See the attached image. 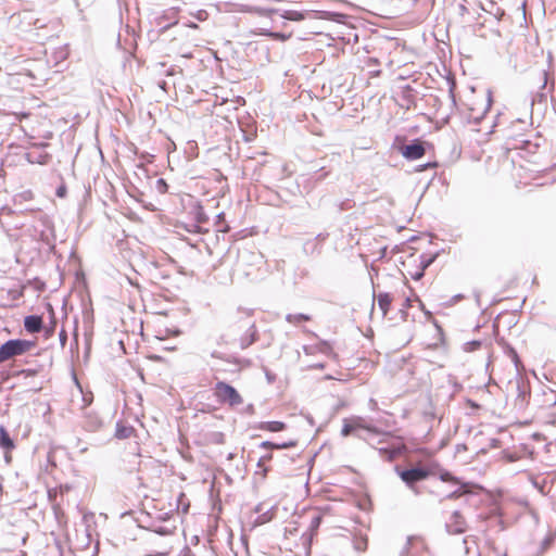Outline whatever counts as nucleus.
<instances>
[{
    "mask_svg": "<svg viewBox=\"0 0 556 556\" xmlns=\"http://www.w3.org/2000/svg\"><path fill=\"white\" fill-rule=\"evenodd\" d=\"M213 392L214 396L220 404L237 407L243 403V399L240 393L227 382H216Z\"/></svg>",
    "mask_w": 556,
    "mask_h": 556,
    "instance_id": "obj_1",
    "label": "nucleus"
},
{
    "mask_svg": "<svg viewBox=\"0 0 556 556\" xmlns=\"http://www.w3.org/2000/svg\"><path fill=\"white\" fill-rule=\"evenodd\" d=\"M35 346L33 341L13 339L0 346V363H4L12 357L20 356L30 351Z\"/></svg>",
    "mask_w": 556,
    "mask_h": 556,
    "instance_id": "obj_2",
    "label": "nucleus"
},
{
    "mask_svg": "<svg viewBox=\"0 0 556 556\" xmlns=\"http://www.w3.org/2000/svg\"><path fill=\"white\" fill-rule=\"evenodd\" d=\"M351 424L355 430V432L361 433L359 431L363 430L366 432V434H363L364 437L368 438L369 440H366L368 443L374 444V438L375 437H381L378 441V443H383L387 441V438L391 437L390 432H382L378 430L377 427L372 426L367 421L366 418L361 416H355L350 418Z\"/></svg>",
    "mask_w": 556,
    "mask_h": 556,
    "instance_id": "obj_3",
    "label": "nucleus"
},
{
    "mask_svg": "<svg viewBox=\"0 0 556 556\" xmlns=\"http://www.w3.org/2000/svg\"><path fill=\"white\" fill-rule=\"evenodd\" d=\"M400 478L403 480V482L413 490L416 494L418 493L417 489L415 488V484L417 482H420L428 478L429 471L425 468H410L406 470H400L396 469Z\"/></svg>",
    "mask_w": 556,
    "mask_h": 556,
    "instance_id": "obj_4",
    "label": "nucleus"
},
{
    "mask_svg": "<svg viewBox=\"0 0 556 556\" xmlns=\"http://www.w3.org/2000/svg\"><path fill=\"white\" fill-rule=\"evenodd\" d=\"M148 543L150 545L148 549L149 556H166L172 549L168 541L165 540L160 532L153 533Z\"/></svg>",
    "mask_w": 556,
    "mask_h": 556,
    "instance_id": "obj_5",
    "label": "nucleus"
},
{
    "mask_svg": "<svg viewBox=\"0 0 556 556\" xmlns=\"http://www.w3.org/2000/svg\"><path fill=\"white\" fill-rule=\"evenodd\" d=\"M425 549L426 545L420 536H408L401 556H421Z\"/></svg>",
    "mask_w": 556,
    "mask_h": 556,
    "instance_id": "obj_6",
    "label": "nucleus"
},
{
    "mask_svg": "<svg viewBox=\"0 0 556 556\" xmlns=\"http://www.w3.org/2000/svg\"><path fill=\"white\" fill-rule=\"evenodd\" d=\"M446 531L450 534H462L467 529L465 518L458 510H455L445 523Z\"/></svg>",
    "mask_w": 556,
    "mask_h": 556,
    "instance_id": "obj_7",
    "label": "nucleus"
},
{
    "mask_svg": "<svg viewBox=\"0 0 556 556\" xmlns=\"http://www.w3.org/2000/svg\"><path fill=\"white\" fill-rule=\"evenodd\" d=\"M402 155L409 161H415L422 157L426 153L424 143L419 140H414L409 144L401 149Z\"/></svg>",
    "mask_w": 556,
    "mask_h": 556,
    "instance_id": "obj_8",
    "label": "nucleus"
},
{
    "mask_svg": "<svg viewBox=\"0 0 556 556\" xmlns=\"http://www.w3.org/2000/svg\"><path fill=\"white\" fill-rule=\"evenodd\" d=\"M303 352L306 354V355H315L317 353H320V354H324V355H330L331 352H332V349L330 346V344L326 341H321V342H318L316 344H312V345H304L303 346Z\"/></svg>",
    "mask_w": 556,
    "mask_h": 556,
    "instance_id": "obj_9",
    "label": "nucleus"
},
{
    "mask_svg": "<svg viewBox=\"0 0 556 556\" xmlns=\"http://www.w3.org/2000/svg\"><path fill=\"white\" fill-rule=\"evenodd\" d=\"M236 11H238V12L255 13V14H257L260 16H266V17H268L271 14L278 12L275 9H266V8L253 7V5H249V4H239V5H237Z\"/></svg>",
    "mask_w": 556,
    "mask_h": 556,
    "instance_id": "obj_10",
    "label": "nucleus"
},
{
    "mask_svg": "<svg viewBox=\"0 0 556 556\" xmlns=\"http://www.w3.org/2000/svg\"><path fill=\"white\" fill-rule=\"evenodd\" d=\"M42 327V319L40 316L37 315H29L26 316L24 319V328L29 333H36L41 330Z\"/></svg>",
    "mask_w": 556,
    "mask_h": 556,
    "instance_id": "obj_11",
    "label": "nucleus"
},
{
    "mask_svg": "<svg viewBox=\"0 0 556 556\" xmlns=\"http://www.w3.org/2000/svg\"><path fill=\"white\" fill-rule=\"evenodd\" d=\"M257 339V330L254 323L249 324V328L247 333L240 339V346L242 349H247L251 344H253Z\"/></svg>",
    "mask_w": 556,
    "mask_h": 556,
    "instance_id": "obj_12",
    "label": "nucleus"
},
{
    "mask_svg": "<svg viewBox=\"0 0 556 556\" xmlns=\"http://www.w3.org/2000/svg\"><path fill=\"white\" fill-rule=\"evenodd\" d=\"M275 506H271L269 509L264 510V504H258L255 508V511L260 514V516L256 519V522L258 525H263L270 521L275 515Z\"/></svg>",
    "mask_w": 556,
    "mask_h": 556,
    "instance_id": "obj_13",
    "label": "nucleus"
},
{
    "mask_svg": "<svg viewBox=\"0 0 556 556\" xmlns=\"http://www.w3.org/2000/svg\"><path fill=\"white\" fill-rule=\"evenodd\" d=\"M287 428V425L282 421H261L256 429L269 431V432H279Z\"/></svg>",
    "mask_w": 556,
    "mask_h": 556,
    "instance_id": "obj_14",
    "label": "nucleus"
},
{
    "mask_svg": "<svg viewBox=\"0 0 556 556\" xmlns=\"http://www.w3.org/2000/svg\"><path fill=\"white\" fill-rule=\"evenodd\" d=\"M296 444H298L296 440H289V441H286V442H282V443H273L270 441H263L260 444V448H263V450H273V448L282 450V448L294 447V446H296Z\"/></svg>",
    "mask_w": 556,
    "mask_h": 556,
    "instance_id": "obj_15",
    "label": "nucleus"
},
{
    "mask_svg": "<svg viewBox=\"0 0 556 556\" xmlns=\"http://www.w3.org/2000/svg\"><path fill=\"white\" fill-rule=\"evenodd\" d=\"M378 307L380 308L382 316H386L390 309L392 298L389 293H379L377 296Z\"/></svg>",
    "mask_w": 556,
    "mask_h": 556,
    "instance_id": "obj_16",
    "label": "nucleus"
},
{
    "mask_svg": "<svg viewBox=\"0 0 556 556\" xmlns=\"http://www.w3.org/2000/svg\"><path fill=\"white\" fill-rule=\"evenodd\" d=\"M280 14V16L285 20H289V21H294V22H300L302 20H304V14L300 11H296V10H283V11H279L277 10Z\"/></svg>",
    "mask_w": 556,
    "mask_h": 556,
    "instance_id": "obj_17",
    "label": "nucleus"
},
{
    "mask_svg": "<svg viewBox=\"0 0 556 556\" xmlns=\"http://www.w3.org/2000/svg\"><path fill=\"white\" fill-rule=\"evenodd\" d=\"M0 446L7 452L14 448V443L3 427H0Z\"/></svg>",
    "mask_w": 556,
    "mask_h": 556,
    "instance_id": "obj_18",
    "label": "nucleus"
},
{
    "mask_svg": "<svg viewBox=\"0 0 556 556\" xmlns=\"http://www.w3.org/2000/svg\"><path fill=\"white\" fill-rule=\"evenodd\" d=\"M341 434L343 437H348L350 434H354V435H356L359 439L369 440L368 438L364 437L363 433L355 432V430H354L350 419H345L344 420L343 427H342V430H341Z\"/></svg>",
    "mask_w": 556,
    "mask_h": 556,
    "instance_id": "obj_19",
    "label": "nucleus"
},
{
    "mask_svg": "<svg viewBox=\"0 0 556 556\" xmlns=\"http://www.w3.org/2000/svg\"><path fill=\"white\" fill-rule=\"evenodd\" d=\"M353 546L357 552H364L367 548V536L364 534H355L353 539Z\"/></svg>",
    "mask_w": 556,
    "mask_h": 556,
    "instance_id": "obj_20",
    "label": "nucleus"
},
{
    "mask_svg": "<svg viewBox=\"0 0 556 556\" xmlns=\"http://www.w3.org/2000/svg\"><path fill=\"white\" fill-rule=\"evenodd\" d=\"M379 451V453L381 454V456L388 458V459H393L395 456H397L400 454V447H395V446H392V447H378L377 448Z\"/></svg>",
    "mask_w": 556,
    "mask_h": 556,
    "instance_id": "obj_21",
    "label": "nucleus"
},
{
    "mask_svg": "<svg viewBox=\"0 0 556 556\" xmlns=\"http://www.w3.org/2000/svg\"><path fill=\"white\" fill-rule=\"evenodd\" d=\"M311 317L305 314H288L286 316V320L293 325H299L303 321H308Z\"/></svg>",
    "mask_w": 556,
    "mask_h": 556,
    "instance_id": "obj_22",
    "label": "nucleus"
},
{
    "mask_svg": "<svg viewBox=\"0 0 556 556\" xmlns=\"http://www.w3.org/2000/svg\"><path fill=\"white\" fill-rule=\"evenodd\" d=\"M26 159L31 164H34V163L45 164L47 155L40 154L35 157L33 153H26Z\"/></svg>",
    "mask_w": 556,
    "mask_h": 556,
    "instance_id": "obj_23",
    "label": "nucleus"
},
{
    "mask_svg": "<svg viewBox=\"0 0 556 556\" xmlns=\"http://www.w3.org/2000/svg\"><path fill=\"white\" fill-rule=\"evenodd\" d=\"M131 429L126 427H117L116 437L119 439H125L130 435Z\"/></svg>",
    "mask_w": 556,
    "mask_h": 556,
    "instance_id": "obj_24",
    "label": "nucleus"
},
{
    "mask_svg": "<svg viewBox=\"0 0 556 556\" xmlns=\"http://www.w3.org/2000/svg\"><path fill=\"white\" fill-rule=\"evenodd\" d=\"M440 479L444 482L458 483V480L454 476H452L448 471L441 472Z\"/></svg>",
    "mask_w": 556,
    "mask_h": 556,
    "instance_id": "obj_25",
    "label": "nucleus"
},
{
    "mask_svg": "<svg viewBox=\"0 0 556 556\" xmlns=\"http://www.w3.org/2000/svg\"><path fill=\"white\" fill-rule=\"evenodd\" d=\"M265 34L274 39H278L281 41H286L287 39H289L291 37V35H286V34H281V33L267 31Z\"/></svg>",
    "mask_w": 556,
    "mask_h": 556,
    "instance_id": "obj_26",
    "label": "nucleus"
},
{
    "mask_svg": "<svg viewBox=\"0 0 556 556\" xmlns=\"http://www.w3.org/2000/svg\"><path fill=\"white\" fill-rule=\"evenodd\" d=\"M193 16H194L198 21H200V22H204V21H206V20H207V17H208V13H207L205 10H198V11L193 14Z\"/></svg>",
    "mask_w": 556,
    "mask_h": 556,
    "instance_id": "obj_27",
    "label": "nucleus"
},
{
    "mask_svg": "<svg viewBox=\"0 0 556 556\" xmlns=\"http://www.w3.org/2000/svg\"><path fill=\"white\" fill-rule=\"evenodd\" d=\"M265 376L268 381V383H273L276 380V375L269 371L268 369H265Z\"/></svg>",
    "mask_w": 556,
    "mask_h": 556,
    "instance_id": "obj_28",
    "label": "nucleus"
},
{
    "mask_svg": "<svg viewBox=\"0 0 556 556\" xmlns=\"http://www.w3.org/2000/svg\"><path fill=\"white\" fill-rule=\"evenodd\" d=\"M270 459H273V454L267 453L260 458L258 465L265 464L266 462H269Z\"/></svg>",
    "mask_w": 556,
    "mask_h": 556,
    "instance_id": "obj_29",
    "label": "nucleus"
},
{
    "mask_svg": "<svg viewBox=\"0 0 556 556\" xmlns=\"http://www.w3.org/2000/svg\"><path fill=\"white\" fill-rule=\"evenodd\" d=\"M464 493H465V491H462L460 489H458V490H455L452 493H450L446 497L447 498H456V497H459L460 495H463Z\"/></svg>",
    "mask_w": 556,
    "mask_h": 556,
    "instance_id": "obj_30",
    "label": "nucleus"
},
{
    "mask_svg": "<svg viewBox=\"0 0 556 556\" xmlns=\"http://www.w3.org/2000/svg\"><path fill=\"white\" fill-rule=\"evenodd\" d=\"M511 359L514 361L516 367L518 368V365L520 363L519 357L515 350H510Z\"/></svg>",
    "mask_w": 556,
    "mask_h": 556,
    "instance_id": "obj_31",
    "label": "nucleus"
},
{
    "mask_svg": "<svg viewBox=\"0 0 556 556\" xmlns=\"http://www.w3.org/2000/svg\"><path fill=\"white\" fill-rule=\"evenodd\" d=\"M369 407H370V409L376 410V409L378 408V403H377V401H376V400H374V399H370V400H369Z\"/></svg>",
    "mask_w": 556,
    "mask_h": 556,
    "instance_id": "obj_32",
    "label": "nucleus"
},
{
    "mask_svg": "<svg viewBox=\"0 0 556 556\" xmlns=\"http://www.w3.org/2000/svg\"><path fill=\"white\" fill-rule=\"evenodd\" d=\"M433 262V258H428L427 261H422L424 268L428 267Z\"/></svg>",
    "mask_w": 556,
    "mask_h": 556,
    "instance_id": "obj_33",
    "label": "nucleus"
},
{
    "mask_svg": "<svg viewBox=\"0 0 556 556\" xmlns=\"http://www.w3.org/2000/svg\"><path fill=\"white\" fill-rule=\"evenodd\" d=\"M22 197H23L24 199H30V198H31V192H30V191L24 192V193L22 194Z\"/></svg>",
    "mask_w": 556,
    "mask_h": 556,
    "instance_id": "obj_34",
    "label": "nucleus"
},
{
    "mask_svg": "<svg viewBox=\"0 0 556 556\" xmlns=\"http://www.w3.org/2000/svg\"><path fill=\"white\" fill-rule=\"evenodd\" d=\"M313 368H318V369H323L325 366L323 363H318V364H315L312 366Z\"/></svg>",
    "mask_w": 556,
    "mask_h": 556,
    "instance_id": "obj_35",
    "label": "nucleus"
},
{
    "mask_svg": "<svg viewBox=\"0 0 556 556\" xmlns=\"http://www.w3.org/2000/svg\"><path fill=\"white\" fill-rule=\"evenodd\" d=\"M327 175H328V173H327V172H325L324 174H321V175L318 177V179L320 180V179L325 178Z\"/></svg>",
    "mask_w": 556,
    "mask_h": 556,
    "instance_id": "obj_36",
    "label": "nucleus"
},
{
    "mask_svg": "<svg viewBox=\"0 0 556 556\" xmlns=\"http://www.w3.org/2000/svg\"><path fill=\"white\" fill-rule=\"evenodd\" d=\"M187 26L192 27V28H197L198 27L197 24H194V23L187 24Z\"/></svg>",
    "mask_w": 556,
    "mask_h": 556,
    "instance_id": "obj_37",
    "label": "nucleus"
},
{
    "mask_svg": "<svg viewBox=\"0 0 556 556\" xmlns=\"http://www.w3.org/2000/svg\"><path fill=\"white\" fill-rule=\"evenodd\" d=\"M58 195H63V190L61 188L58 190Z\"/></svg>",
    "mask_w": 556,
    "mask_h": 556,
    "instance_id": "obj_38",
    "label": "nucleus"
},
{
    "mask_svg": "<svg viewBox=\"0 0 556 556\" xmlns=\"http://www.w3.org/2000/svg\"><path fill=\"white\" fill-rule=\"evenodd\" d=\"M248 410H253V405H249Z\"/></svg>",
    "mask_w": 556,
    "mask_h": 556,
    "instance_id": "obj_39",
    "label": "nucleus"
},
{
    "mask_svg": "<svg viewBox=\"0 0 556 556\" xmlns=\"http://www.w3.org/2000/svg\"><path fill=\"white\" fill-rule=\"evenodd\" d=\"M170 13L175 14L176 13V10L175 9H170L169 10Z\"/></svg>",
    "mask_w": 556,
    "mask_h": 556,
    "instance_id": "obj_40",
    "label": "nucleus"
}]
</instances>
